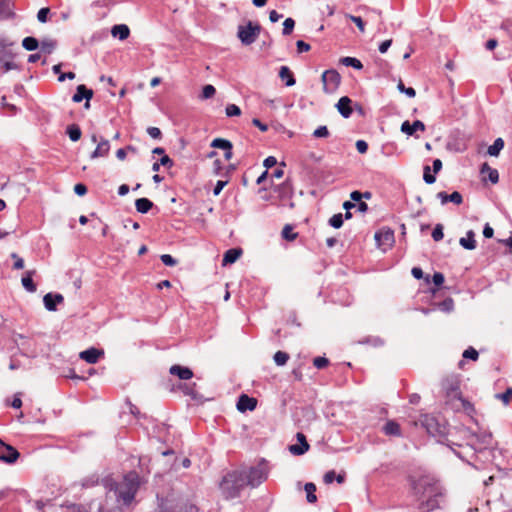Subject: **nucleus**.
<instances>
[{
	"label": "nucleus",
	"instance_id": "nucleus-1",
	"mask_svg": "<svg viewBox=\"0 0 512 512\" xmlns=\"http://www.w3.org/2000/svg\"><path fill=\"white\" fill-rule=\"evenodd\" d=\"M412 489L421 512H430L441 508L445 499V493L440 483L430 476H422L412 481Z\"/></svg>",
	"mask_w": 512,
	"mask_h": 512
},
{
	"label": "nucleus",
	"instance_id": "nucleus-2",
	"mask_svg": "<svg viewBox=\"0 0 512 512\" xmlns=\"http://www.w3.org/2000/svg\"><path fill=\"white\" fill-rule=\"evenodd\" d=\"M140 487V477L137 472L130 471L120 483H112L110 492L113 491L118 502L122 501L124 505H129L135 498Z\"/></svg>",
	"mask_w": 512,
	"mask_h": 512
},
{
	"label": "nucleus",
	"instance_id": "nucleus-3",
	"mask_svg": "<svg viewBox=\"0 0 512 512\" xmlns=\"http://www.w3.org/2000/svg\"><path fill=\"white\" fill-rule=\"evenodd\" d=\"M247 485L246 472L232 471L227 473L220 482L222 494L227 499L236 498L241 490Z\"/></svg>",
	"mask_w": 512,
	"mask_h": 512
},
{
	"label": "nucleus",
	"instance_id": "nucleus-4",
	"mask_svg": "<svg viewBox=\"0 0 512 512\" xmlns=\"http://www.w3.org/2000/svg\"><path fill=\"white\" fill-rule=\"evenodd\" d=\"M463 439L466 441L465 445L469 447L474 453L484 452L489 446L492 445V434L488 432L474 433L467 428L460 431Z\"/></svg>",
	"mask_w": 512,
	"mask_h": 512
},
{
	"label": "nucleus",
	"instance_id": "nucleus-5",
	"mask_svg": "<svg viewBox=\"0 0 512 512\" xmlns=\"http://www.w3.org/2000/svg\"><path fill=\"white\" fill-rule=\"evenodd\" d=\"M261 31V27L258 24L248 22L246 26L240 25L238 27L237 35L244 45H251L256 41Z\"/></svg>",
	"mask_w": 512,
	"mask_h": 512
},
{
	"label": "nucleus",
	"instance_id": "nucleus-6",
	"mask_svg": "<svg viewBox=\"0 0 512 512\" xmlns=\"http://www.w3.org/2000/svg\"><path fill=\"white\" fill-rule=\"evenodd\" d=\"M321 80L324 92L332 94L338 89L341 82V76L335 69H329L323 72Z\"/></svg>",
	"mask_w": 512,
	"mask_h": 512
},
{
	"label": "nucleus",
	"instance_id": "nucleus-7",
	"mask_svg": "<svg viewBox=\"0 0 512 512\" xmlns=\"http://www.w3.org/2000/svg\"><path fill=\"white\" fill-rule=\"evenodd\" d=\"M421 423L427 433L432 436H443L446 433V426L441 424L438 419L432 415H424Z\"/></svg>",
	"mask_w": 512,
	"mask_h": 512
},
{
	"label": "nucleus",
	"instance_id": "nucleus-8",
	"mask_svg": "<svg viewBox=\"0 0 512 512\" xmlns=\"http://www.w3.org/2000/svg\"><path fill=\"white\" fill-rule=\"evenodd\" d=\"M267 470L264 466L251 467L249 472L246 473L247 485L257 487L267 478Z\"/></svg>",
	"mask_w": 512,
	"mask_h": 512
},
{
	"label": "nucleus",
	"instance_id": "nucleus-9",
	"mask_svg": "<svg viewBox=\"0 0 512 512\" xmlns=\"http://www.w3.org/2000/svg\"><path fill=\"white\" fill-rule=\"evenodd\" d=\"M197 507L189 502H178L175 504H167L162 502L159 505L158 512H197Z\"/></svg>",
	"mask_w": 512,
	"mask_h": 512
},
{
	"label": "nucleus",
	"instance_id": "nucleus-10",
	"mask_svg": "<svg viewBox=\"0 0 512 512\" xmlns=\"http://www.w3.org/2000/svg\"><path fill=\"white\" fill-rule=\"evenodd\" d=\"M20 454L19 452L9 444L4 443L0 439V461L7 464H13L17 461Z\"/></svg>",
	"mask_w": 512,
	"mask_h": 512
},
{
	"label": "nucleus",
	"instance_id": "nucleus-11",
	"mask_svg": "<svg viewBox=\"0 0 512 512\" xmlns=\"http://www.w3.org/2000/svg\"><path fill=\"white\" fill-rule=\"evenodd\" d=\"M211 147L213 148H218V149H222L224 153V158L226 160H230L233 156V152H232V149H233V145L232 143L227 140V139H224V138H215L212 142H211Z\"/></svg>",
	"mask_w": 512,
	"mask_h": 512
},
{
	"label": "nucleus",
	"instance_id": "nucleus-12",
	"mask_svg": "<svg viewBox=\"0 0 512 512\" xmlns=\"http://www.w3.org/2000/svg\"><path fill=\"white\" fill-rule=\"evenodd\" d=\"M375 240L379 246H391L394 242V232L382 229L375 233Z\"/></svg>",
	"mask_w": 512,
	"mask_h": 512
},
{
	"label": "nucleus",
	"instance_id": "nucleus-13",
	"mask_svg": "<svg viewBox=\"0 0 512 512\" xmlns=\"http://www.w3.org/2000/svg\"><path fill=\"white\" fill-rule=\"evenodd\" d=\"M236 406L240 412H245L247 410L253 411L257 406V400L253 397H249L246 394H242L238 398Z\"/></svg>",
	"mask_w": 512,
	"mask_h": 512
},
{
	"label": "nucleus",
	"instance_id": "nucleus-14",
	"mask_svg": "<svg viewBox=\"0 0 512 512\" xmlns=\"http://www.w3.org/2000/svg\"><path fill=\"white\" fill-rule=\"evenodd\" d=\"M296 438L299 442V445L298 444L291 445L289 447V450L293 455H303L305 452L308 451L309 444H308L306 437L303 433H300V432L297 433Z\"/></svg>",
	"mask_w": 512,
	"mask_h": 512
},
{
	"label": "nucleus",
	"instance_id": "nucleus-15",
	"mask_svg": "<svg viewBox=\"0 0 512 512\" xmlns=\"http://www.w3.org/2000/svg\"><path fill=\"white\" fill-rule=\"evenodd\" d=\"M64 301V297L59 293H47L44 298V306L48 311H55L57 304H60Z\"/></svg>",
	"mask_w": 512,
	"mask_h": 512
},
{
	"label": "nucleus",
	"instance_id": "nucleus-16",
	"mask_svg": "<svg viewBox=\"0 0 512 512\" xmlns=\"http://www.w3.org/2000/svg\"><path fill=\"white\" fill-rule=\"evenodd\" d=\"M437 198L440 199L442 205H445L448 202H452L455 205H460L463 202V197L458 191H454L451 194H447L446 192L441 191L437 193Z\"/></svg>",
	"mask_w": 512,
	"mask_h": 512
},
{
	"label": "nucleus",
	"instance_id": "nucleus-17",
	"mask_svg": "<svg viewBox=\"0 0 512 512\" xmlns=\"http://www.w3.org/2000/svg\"><path fill=\"white\" fill-rule=\"evenodd\" d=\"M14 43L5 38H0V61L13 59L15 54L12 51Z\"/></svg>",
	"mask_w": 512,
	"mask_h": 512
},
{
	"label": "nucleus",
	"instance_id": "nucleus-18",
	"mask_svg": "<svg viewBox=\"0 0 512 512\" xmlns=\"http://www.w3.org/2000/svg\"><path fill=\"white\" fill-rule=\"evenodd\" d=\"M352 100L348 96H343L339 99L338 103L336 104V108L338 112L344 117L349 118L352 115V108H351Z\"/></svg>",
	"mask_w": 512,
	"mask_h": 512
},
{
	"label": "nucleus",
	"instance_id": "nucleus-19",
	"mask_svg": "<svg viewBox=\"0 0 512 512\" xmlns=\"http://www.w3.org/2000/svg\"><path fill=\"white\" fill-rule=\"evenodd\" d=\"M169 372L171 375L177 376L181 380H189L193 377V371L181 365L171 366Z\"/></svg>",
	"mask_w": 512,
	"mask_h": 512
},
{
	"label": "nucleus",
	"instance_id": "nucleus-20",
	"mask_svg": "<svg viewBox=\"0 0 512 512\" xmlns=\"http://www.w3.org/2000/svg\"><path fill=\"white\" fill-rule=\"evenodd\" d=\"M102 354H103V351L92 347V348H89L87 350L80 352L79 357L89 364H94L99 360V358Z\"/></svg>",
	"mask_w": 512,
	"mask_h": 512
},
{
	"label": "nucleus",
	"instance_id": "nucleus-21",
	"mask_svg": "<svg viewBox=\"0 0 512 512\" xmlns=\"http://www.w3.org/2000/svg\"><path fill=\"white\" fill-rule=\"evenodd\" d=\"M93 97V90L88 89L85 85H78L76 88V92L72 97V101L75 103L81 102L83 99L91 100Z\"/></svg>",
	"mask_w": 512,
	"mask_h": 512
},
{
	"label": "nucleus",
	"instance_id": "nucleus-22",
	"mask_svg": "<svg viewBox=\"0 0 512 512\" xmlns=\"http://www.w3.org/2000/svg\"><path fill=\"white\" fill-rule=\"evenodd\" d=\"M418 130H425V125L420 120H415L412 124L409 121H404L401 125V131L407 135H413Z\"/></svg>",
	"mask_w": 512,
	"mask_h": 512
},
{
	"label": "nucleus",
	"instance_id": "nucleus-23",
	"mask_svg": "<svg viewBox=\"0 0 512 512\" xmlns=\"http://www.w3.org/2000/svg\"><path fill=\"white\" fill-rule=\"evenodd\" d=\"M110 150V144L108 140H102L98 143L96 149L91 153L90 158L95 159L98 157H105L108 155Z\"/></svg>",
	"mask_w": 512,
	"mask_h": 512
},
{
	"label": "nucleus",
	"instance_id": "nucleus-24",
	"mask_svg": "<svg viewBox=\"0 0 512 512\" xmlns=\"http://www.w3.org/2000/svg\"><path fill=\"white\" fill-rule=\"evenodd\" d=\"M459 244L467 250H474L476 248L475 233L473 230H469L466 233V237H462L459 240Z\"/></svg>",
	"mask_w": 512,
	"mask_h": 512
},
{
	"label": "nucleus",
	"instance_id": "nucleus-25",
	"mask_svg": "<svg viewBox=\"0 0 512 512\" xmlns=\"http://www.w3.org/2000/svg\"><path fill=\"white\" fill-rule=\"evenodd\" d=\"M111 34L120 40H125L130 35L129 27L125 24L114 25L111 29Z\"/></svg>",
	"mask_w": 512,
	"mask_h": 512
},
{
	"label": "nucleus",
	"instance_id": "nucleus-26",
	"mask_svg": "<svg viewBox=\"0 0 512 512\" xmlns=\"http://www.w3.org/2000/svg\"><path fill=\"white\" fill-rule=\"evenodd\" d=\"M279 77L282 81H285V85L287 87H291V86L295 85V83H296L293 73L287 66L280 67Z\"/></svg>",
	"mask_w": 512,
	"mask_h": 512
},
{
	"label": "nucleus",
	"instance_id": "nucleus-27",
	"mask_svg": "<svg viewBox=\"0 0 512 512\" xmlns=\"http://www.w3.org/2000/svg\"><path fill=\"white\" fill-rule=\"evenodd\" d=\"M241 254L242 250L239 248H232L227 250L223 256L222 264L224 266L228 264H233L241 256Z\"/></svg>",
	"mask_w": 512,
	"mask_h": 512
},
{
	"label": "nucleus",
	"instance_id": "nucleus-28",
	"mask_svg": "<svg viewBox=\"0 0 512 512\" xmlns=\"http://www.w3.org/2000/svg\"><path fill=\"white\" fill-rule=\"evenodd\" d=\"M274 190L279 194L281 199L290 198L293 194L292 185L288 180L277 185Z\"/></svg>",
	"mask_w": 512,
	"mask_h": 512
},
{
	"label": "nucleus",
	"instance_id": "nucleus-29",
	"mask_svg": "<svg viewBox=\"0 0 512 512\" xmlns=\"http://www.w3.org/2000/svg\"><path fill=\"white\" fill-rule=\"evenodd\" d=\"M383 432L388 436H401V428L400 425L394 421L389 420L383 426Z\"/></svg>",
	"mask_w": 512,
	"mask_h": 512
},
{
	"label": "nucleus",
	"instance_id": "nucleus-30",
	"mask_svg": "<svg viewBox=\"0 0 512 512\" xmlns=\"http://www.w3.org/2000/svg\"><path fill=\"white\" fill-rule=\"evenodd\" d=\"M137 212L145 214L153 207V202L148 198H139L135 201Z\"/></svg>",
	"mask_w": 512,
	"mask_h": 512
},
{
	"label": "nucleus",
	"instance_id": "nucleus-31",
	"mask_svg": "<svg viewBox=\"0 0 512 512\" xmlns=\"http://www.w3.org/2000/svg\"><path fill=\"white\" fill-rule=\"evenodd\" d=\"M35 273V271H27L25 275L22 277V285L28 292H35L37 290V287L35 283L33 282L32 276Z\"/></svg>",
	"mask_w": 512,
	"mask_h": 512
},
{
	"label": "nucleus",
	"instance_id": "nucleus-32",
	"mask_svg": "<svg viewBox=\"0 0 512 512\" xmlns=\"http://www.w3.org/2000/svg\"><path fill=\"white\" fill-rule=\"evenodd\" d=\"M12 15L10 0H0V19H8Z\"/></svg>",
	"mask_w": 512,
	"mask_h": 512
},
{
	"label": "nucleus",
	"instance_id": "nucleus-33",
	"mask_svg": "<svg viewBox=\"0 0 512 512\" xmlns=\"http://www.w3.org/2000/svg\"><path fill=\"white\" fill-rule=\"evenodd\" d=\"M504 148V141L502 138H497L492 145L488 147L487 153L490 156H498L500 151Z\"/></svg>",
	"mask_w": 512,
	"mask_h": 512
},
{
	"label": "nucleus",
	"instance_id": "nucleus-34",
	"mask_svg": "<svg viewBox=\"0 0 512 512\" xmlns=\"http://www.w3.org/2000/svg\"><path fill=\"white\" fill-rule=\"evenodd\" d=\"M304 490L306 492L307 501L309 503H315L317 501V496L315 494V492H316L315 484L312 482L306 483L304 486Z\"/></svg>",
	"mask_w": 512,
	"mask_h": 512
},
{
	"label": "nucleus",
	"instance_id": "nucleus-35",
	"mask_svg": "<svg viewBox=\"0 0 512 512\" xmlns=\"http://www.w3.org/2000/svg\"><path fill=\"white\" fill-rule=\"evenodd\" d=\"M341 64L347 66V67H353L354 69L360 70L363 68V64L360 60L354 57H343L340 59Z\"/></svg>",
	"mask_w": 512,
	"mask_h": 512
},
{
	"label": "nucleus",
	"instance_id": "nucleus-36",
	"mask_svg": "<svg viewBox=\"0 0 512 512\" xmlns=\"http://www.w3.org/2000/svg\"><path fill=\"white\" fill-rule=\"evenodd\" d=\"M67 134L71 141L76 142L81 138L82 132L78 125L71 124L67 127Z\"/></svg>",
	"mask_w": 512,
	"mask_h": 512
},
{
	"label": "nucleus",
	"instance_id": "nucleus-37",
	"mask_svg": "<svg viewBox=\"0 0 512 512\" xmlns=\"http://www.w3.org/2000/svg\"><path fill=\"white\" fill-rule=\"evenodd\" d=\"M488 172L489 180L495 184L499 180V173L496 169L491 168L487 163H484L481 168V173Z\"/></svg>",
	"mask_w": 512,
	"mask_h": 512
},
{
	"label": "nucleus",
	"instance_id": "nucleus-38",
	"mask_svg": "<svg viewBox=\"0 0 512 512\" xmlns=\"http://www.w3.org/2000/svg\"><path fill=\"white\" fill-rule=\"evenodd\" d=\"M22 46L28 51H34L39 47V42L36 38L29 36L23 39Z\"/></svg>",
	"mask_w": 512,
	"mask_h": 512
},
{
	"label": "nucleus",
	"instance_id": "nucleus-39",
	"mask_svg": "<svg viewBox=\"0 0 512 512\" xmlns=\"http://www.w3.org/2000/svg\"><path fill=\"white\" fill-rule=\"evenodd\" d=\"M281 235L287 241H294L298 237V233L294 232L293 227L289 224L284 226Z\"/></svg>",
	"mask_w": 512,
	"mask_h": 512
},
{
	"label": "nucleus",
	"instance_id": "nucleus-40",
	"mask_svg": "<svg viewBox=\"0 0 512 512\" xmlns=\"http://www.w3.org/2000/svg\"><path fill=\"white\" fill-rule=\"evenodd\" d=\"M273 359L277 366H284L289 360V354L284 351H277Z\"/></svg>",
	"mask_w": 512,
	"mask_h": 512
},
{
	"label": "nucleus",
	"instance_id": "nucleus-41",
	"mask_svg": "<svg viewBox=\"0 0 512 512\" xmlns=\"http://www.w3.org/2000/svg\"><path fill=\"white\" fill-rule=\"evenodd\" d=\"M40 46L43 52L50 54L56 47V41L52 39H44L41 41Z\"/></svg>",
	"mask_w": 512,
	"mask_h": 512
},
{
	"label": "nucleus",
	"instance_id": "nucleus-42",
	"mask_svg": "<svg viewBox=\"0 0 512 512\" xmlns=\"http://www.w3.org/2000/svg\"><path fill=\"white\" fill-rule=\"evenodd\" d=\"M329 224H330V226H332L335 229L341 228L343 225V214L342 213L334 214L329 219Z\"/></svg>",
	"mask_w": 512,
	"mask_h": 512
},
{
	"label": "nucleus",
	"instance_id": "nucleus-43",
	"mask_svg": "<svg viewBox=\"0 0 512 512\" xmlns=\"http://www.w3.org/2000/svg\"><path fill=\"white\" fill-rule=\"evenodd\" d=\"M294 26L295 21L292 18L285 19V21L283 22V35H290L293 32Z\"/></svg>",
	"mask_w": 512,
	"mask_h": 512
},
{
	"label": "nucleus",
	"instance_id": "nucleus-44",
	"mask_svg": "<svg viewBox=\"0 0 512 512\" xmlns=\"http://www.w3.org/2000/svg\"><path fill=\"white\" fill-rule=\"evenodd\" d=\"M216 93V89L213 85L211 84H207L203 87V90H202V99H209L211 97H213Z\"/></svg>",
	"mask_w": 512,
	"mask_h": 512
},
{
	"label": "nucleus",
	"instance_id": "nucleus-45",
	"mask_svg": "<svg viewBox=\"0 0 512 512\" xmlns=\"http://www.w3.org/2000/svg\"><path fill=\"white\" fill-rule=\"evenodd\" d=\"M496 398L500 399L505 405L509 404L512 399V388H507L505 392L496 394Z\"/></svg>",
	"mask_w": 512,
	"mask_h": 512
},
{
	"label": "nucleus",
	"instance_id": "nucleus-46",
	"mask_svg": "<svg viewBox=\"0 0 512 512\" xmlns=\"http://www.w3.org/2000/svg\"><path fill=\"white\" fill-rule=\"evenodd\" d=\"M225 112L228 117L241 115V109L235 104H228L226 106Z\"/></svg>",
	"mask_w": 512,
	"mask_h": 512
},
{
	"label": "nucleus",
	"instance_id": "nucleus-47",
	"mask_svg": "<svg viewBox=\"0 0 512 512\" xmlns=\"http://www.w3.org/2000/svg\"><path fill=\"white\" fill-rule=\"evenodd\" d=\"M329 135H330L329 130H328L327 126H325V125L319 126L313 132V136L315 138H326Z\"/></svg>",
	"mask_w": 512,
	"mask_h": 512
},
{
	"label": "nucleus",
	"instance_id": "nucleus-48",
	"mask_svg": "<svg viewBox=\"0 0 512 512\" xmlns=\"http://www.w3.org/2000/svg\"><path fill=\"white\" fill-rule=\"evenodd\" d=\"M423 179L427 184H433L436 181V177L431 174V169L428 165L424 166Z\"/></svg>",
	"mask_w": 512,
	"mask_h": 512
},
{
	"label": "nucleus",
	"instance_id": "nucleus-49",
	"mask_svg": "<svg viewBox=\"0 0 512 512\" xmlns=\"http://www.w3.org/2000/svg\"><path fill=\"white\" fill-rule=\"evenodd\" d=\"M397 88L400 92L405 93L410 98H413L416 95L415 89L412 87H405L402 81H399Z\"/></svg>",
	"mask_w": 512,
	"mask_h": 512
},
{
	"label": "nucleus",
	"instance_id": "nucleus-50",
	"mask_svg": "<svg viewBox=\"0 0 512 512\" xmlns=\"http://www.w3.org/2000/svg\"><path fill=\"white\" fill-rule=\"evenodd\" d=\"M444 237L443 226L441 224H437L432 232V238L434 241H441Z\"/></svg>",
	"mask_w": 512,
	"mask_h": 512
},
{
	"label": "nucleus",
	"instance_id": "nucleus-51",
	"mask_svg": "<svg viewBox=\"0 0 512 512\" xmlns=\"http://www.w3.org/2000/svg\"><path fill=\"white\" fill-rule=\"evenodd\" d=\"M3 63L1 69L3 73H7L10 70L18 69V65L12 61V59H7L1 61Z\"/></svg>",
	"mask_w": 512,
	"mask_h": 512
},
{
	"label": "nucleus",
	"instance_id": "nucleus-52",
	"mask_svg": "<svg viewBox=\"0 0 512 512\" xmlns=\"http://www.w3.org/2000/svg\"><path fill=\"white\" fill-rule=\"evenodd\" d=\"M108 497L106 498V503L99 507L98 512H122V509L118 505H114L112 507H108Z\"/></svg>",
	"mask_w": 512,
	"mask_h": 512
},
{
	"label": "nucleus",
	"instance_id": "nucleus-53",
	"mask_svg": "<svg viewBox=\"0 0 512 512\" xmlns=\"http://www.w3.org/2000/svg\"><path fill=\"white\" fill-rule=\"evenodd\" d=\"M346 17L349 18L353 23H355L362 33L365 31V24L361 17L350 14H347Z\"/></svg>",
	"mask_w": 512,
	"mask_h": 512
},
{
	"label": "nucleus",
	"instance_id": "nucleus-54",
	"mask_svg": "<svg viewBox=\"0 0 512 512\" xmlns=\"http://www.w3.org/2000/svg\"><path fill=\"white\" fill-rule=\"evenodd\" d=\"M478 352L473 347H469L463 352V357L466 359H471L473 361H476L478 359Z\"/></svg>",
	"mask_w": 512,
	"mask_h": 512
},
{
	"label": "nucleus",
	"instance_id": "nucleus-55",
	"mask_svg": "<svg viewBox=\"0 0 512 512\" xmlns=\"http://www.w3.org/2000/svg\"><path fill=\"white\" fill-rule=\"evenodd\" d=\"M313 364L317 369H323L328 366L329 360L325 357H316L313 360Z\"/></svg>",
	"mask_w": 512,
	"mask_h": 512
},
{
	"label": "nucleus",
	"instance_id": "nucleus-56",
	"mask_svg": "<svg viewBox=\"0 0 512 512\" xmlns=\"http://www.w3.org/2000/svg\"><path fill=\"white\" fill-rule=\"evenodd\" d=\"M162 263L166 266H175L177 264V261L175 258H173L171 255L169 254H163L161 255L160 257Z\"/></svg>",
	"mask_w": 512,
	"mask_h": 512
},
{
	"label": "nucleus",
	"instance_id": "nucleus-57",
	"mask_svg": "<svg viewBox=\"0 0 512 512\" xmlns=\"http://www.w3.org/2000/svg\"><path fill=\"white\" fill-rule=\"evenodd\" d=\"M147 133L153 139H161V137H162V132L158 127H152V126L148 127Z\"/></svg>",
	"mask_w": 512,
	"mask_h": 512
},
{
	"label": "nucleus",
	"instance_id": "nucleus-58",
	"mask_svg": "<svg viewBox=\"0 0 512 512\" xmlns=\"http://www.w3.org/2000/svg\"><path fill=\"white\" fill-rule=\"evenodd\" d=\"M49 12H50L49 8H47V7L41 8L37 13L38 21L41 23H45L47 21Z\"/></svg>",
	"mask_w": 512,
	"mask_h": 512
},
{
	"label": "nucleus",
	"instance_id": "nucleus-59",
	"mask_svg": "<svg viewBox=\"0 0 512 512\" xmlns=\"http://www.w3.org/2000/svg\"><path fill=\"white\" fill-rule=\"evenodd\" d=\"M297 51L299 53L308 52L310 50V45L303 40H298L296 42Z\"/></svg>",
	"mask_w": 512,
	"mask_h": 512
},
{
	"label": "nucleus",
	"instance_id": "nucleus-60",
	"mask_svg": "<svg viewBox=\"0 0 512 512\" xmlns=\"http://www.w3.org/2000/svg\"><path fill=\"white\" fill-rule=\"evenodd\" d=\"M12 258L15 259V262L13 264V268L16 270L22 269L24 267V260L19 257L16 253H12Z\"/></svg>",
	"mask_w": 512,
	"mask_h": 512
},
{
	"label": "nucleus",
	"instance_id": "nucleus-61",
	"mask_svg": "<svg viewBox=\"0 0 512 512\" xmlns=\"http://www.w3.org/2000/svg\"><path fill=\"white\" fill-rule=\"evenodd\" d=\"M444 275L440 272H435L432 277V281L436 286H441L444 283Z\"/></svg>",
	"mask_w": 512,
	"mask_h": 512
},
{
	"label": "nucleus",
	"instance_id": "nucleus-62",
	"mask_svg": "<svg viewBox=\"0 0 512 512\" xmlns=\"http://www.w3.org/2000/svg\"><path fill=\"white\" fill-rule=\"evenodd\" d=\"M356 149L359 153L364 154L368 150V144L364 140H358L356 142Z\"/></svg>",
	"mask_w": 512,
	"mask_h": 512
},
{
	"label": "nucleus",
	"instance_id": "nucleus-63",
	"mask_svg": "<svg viewBox=\"0 0 512 512\" xmlns=\"http://www.w3.org/2000/svg\"><path fill=\"white\" fill-rule=\"evenodd\" d=\"M74 192L79 196H83L87 193V187L82 183H78L74 186Z\"/></svg>",
	"mask_w": 512,
	"mask_h": 512
},
{
	"label": "nucleus",
	"instance_id": "nucleus-64",
	"mask_svg": "<svg viewBox=\"0 0 512 512\" xmlns=\"http://www.w3.org/2000/svg\"><path fill=\"white\" fill-rule=\"evenodd\" d=\"M226 184H227V181H223V180L217 181V183L213 189V194L215 196L219 195Z\"/></svg>",
	"mask_w": 512,
	"mask_h": 512
}]
</instances>
